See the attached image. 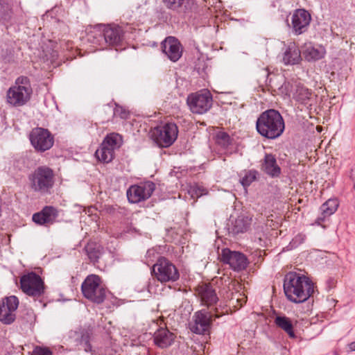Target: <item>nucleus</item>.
Listing matches in <instances>:
<instances>
[{"instance_id":"1","label":"nucleus","mask_w":355,"mask_h":355,"mask_svg":"<svg viewBox=\"0 0 355 355\" xmlns=\"http://www.w3.org/2000/svg\"><path fill=\"white\" fill-rule=\"evenodd\" d=\"M283 288L286 298L295 304L306 302L314 292L312 280L295 272H289L285 275Z\"/></svg>"},{"instance_id":"2","label":"nucleus","mask_w":355,"mask_h":355,"mask_svg":"<svg viewBox=\"0 0 355 355\" xmlns=\"http://www.w3.org/2000/svg\"><path fill=\"white\" fill-rule=\"evenodd\" d=\"M256 129L263 137L275 139L284 132V121L279 111L269 109L263 112L257 118Z\"/></svg>"},{"instance_id":"3","label":"nucleus","mask_w":355,"mask_h":355,"mask_svg":"<svg viewBox=\"0 0 355 355\" xmlns=\"http://www.w3.org/2000/svg\"><path fill=\"white\" fill-rule=\"evenodd\" d=\"M33 92L30 78L26 76H20L6 91V102L10 107H22L30 101Z\"/></svg>"},{"instance_id":"4","label":"nucleus","mask_w":355,"mask_h":355,"mask_svg":"<svg viewBox=\"0 0 355 355\" xmlns=\"http://www.w3.org/2000/svg\"><path fill=\"white\" fill-rule=\"evenodd\" d=\"M31 190L40 196L50 195L55 184V174L52 168L46 166L36 168L28 176Z\"/></svg>"},{"instance_id":"5","label":"nucleus","mask_w":355,"mask_h":355,"mask_svg":"<svg viewBox=\"0 0 355 355\" xmlns=\"http://www.w3.org/2000/svg\"><path fill=\"white\" fill-rule=\"evenodd\" d=\"M227 312V307L221 304L211 308L210 311L202 309L196 311L193 315L194 324L191 327L192 331L198 334H205L209 331L213 320L220 318Z\"/></svg>"},{"instance_id":"6","label":"nucleus","mask_w":355,"mask_h":355,"mask_svg":"<svg viewBox=\"0 0 355 355\" xmlns=\"http://www.w3.org/2000/svg\"><path fill=\"white\" fill-rule=\"evenodd\" d=\"M81 291L86 299L96 304H102L106 298L107 291L97 275L87 276L82 283Z\"/></svg>"},{"instance_id":"7","label":"nucleus","mask_w":355,"mask_h":355,"mask_svg":"<svg viewBox=\"0 0 355 355\" xmlns=\"http://www.w3.org/2000/svg\"><path fill=\"white\" fill-rule=\"evenodd\" d=\"M152 272L156 279L162 284L175 282L180 277L176 266L164 257L157 259L153 266Z\"/></svg>"},{"instance_id":"8","label":"nucleus","mask_w":355,"mask_h":355,"mask_svg":"<svg viewBox=\"0 0 355 355\" xmlns=\"http://www.w3.org/2000/svg\"><path fill=\"white\" fill-rule=\"evenodd\" d=\"M178 128L175 123H166L151 131V137L162 148L171 146L177 139Z\"/></svg>"},{"instance_id":"9","label":"nucleus","mask_w":355,"mask_h":355,"mask_svg":"<svg viewBox=\"0 0 355 355\" xmlns=\"http://www.w3.org/2000/svg\"><path fill=\"white\" fill-rule=\"evenodd\" d=\"M28 138L34 149L39 153H44L51 149L54 144V136L44 128H34L30 132Z\"/></svg>"},{"instance_id":"10","label":"nucleus","mask_w":355,"mask_h":355,"mask_svg":"<svg viewBox=\"0 0 355 355\" xmlns=\"http://www.w3.org/2000/svg\"><path fill=\"white\" fill-rule=\"evenodd\" d=\"M20 284L22 291L33 298H38L44 293V283L41 277L34 272L21 276Z\"/></svg>"},{"instance_id":"11","label":"nucleus","mask_w":355,"mask_h":355,"mask_svg":"<svg viewBox=\"0 0 355 355\" xmlns=\"http://www.w3.org/2000/svg\"><path fill=\"white\" fill-rule=\"evenodd\" d=\"M212 96L208 90H201L189 94L187 102L194 114H202L207 112L212 105Z\"/></svg>"},{"instance_id":"12","label":"nucleus","mask_w":355,"mask_h":355,"mask_svg":"<svg viewBox=\"0 0 355 355\" xmlns=\"http://www.w3.org/2000/svg\"><path fill=\"white\" fill-rule=\"evenodd\" d=\"M155 184L151 181L142 182L131 185L127 190L126 195L130 203H139L150 198L155 190Z\"/></svg>"},{"instance_id":"13","label":"nucleus","mask_w":355,"mask_h":355,"mask_svg":"<svg viewBox=\"0 0 355 355\" xmlns=\"http://www.w3.org/2000/svg\"><path fill=\"white\" fill-rule=\"evenodd\" d=\"M220 260L223 263L228 264L234 271L245 270L249 263L247 257L243 253L232 251L229 248L222 250Z\"/></svg>"},{"instance_id":"14","label":"nucleus","mask_w":355,"mask_h":355,"mask_svg":"<svg viewBox=\"0 0 355 355\" xmlns=\"http://www.w3.org/2000/svg\"><path fill=\"white\" fill-rule=\"evenodd\" d=\"M161 49L168 59L173 62L179 60L182 55V45L176 37L173 36H168L162 42Z\"/></svg>"},{"instance_id":"15","label":"nucleus","mask_w":355,"mask_h":355,"mask_svg":"<svg viewBox=\"0 0 355 355\" xmlns=\"http://www.w3.org/2000/svg\"><path fill=\"white\" fill-rule=\"evenodd\" d=\"M18 305L19 300L17 297L12 295L6 297L0 304V321L6 324L13 322Z\"/></svg>"},{"instance_id":"16","label":"nucleus","mask_w":355,"mask_h":355,"mask_svg":"<svg viewBox=\"0 0 355 355\" xmlns=\"http://www.w3.org/2000/svg\"><path fill=\"white\" fill-rule=\"evenodd\" d=\"M311 20V15L304 9H297L291 17V27L297 35L305 33Z\"/></svg>"},{"instance_id":"17","label":"nucleus","mask_w":355,"mask_h":355,"mask_svg":"<svg viewBox=\"0 0 355 355\" xmlns=\"http://www.w3.org/2000/svg\"><path fill=\"white\" fill-rule=\"evenodd\" d=\"M196 292L201 304L207 308L217 306L219 300L213 286L210 284H202L196 288Z\"/></svg>"},{"instance_id":"18","label":"nucleus","mask_w":355,"mask_h":355,"mask_svg":"<svg viewBox=\"0 0 355 355\" xmlns=\"http://www.w3.org/2000/svg\"><path fill=\"white\" fill-rule=\"evenodd\" d=\"M103 26L105 49L107 46L120 45L123 37V31L121 27L117 25H103Z\"/></svg>"},{"instance_id":"19","label":"nucleus","mask_w":355,"mask_h":355,"mask_svg":"<svg viewBox=\"0 0 355 355\" xmlns=\"http://www.w3.org/2000/svg\"><path fill=\"white\" fill-rule=\"evenodd\" d=\"M92 334V330L89 328H80L77 331H71L69 337L74 340L76 345H81L85 352H92V346L90 343Z\"/></svg>"},{"instance_id":"20","label":"nucleus","mask_w":355,"mask_h":355,"mask_svg":"<svg viewBox=\"0 0 355 355\" xmlns=\"http://www.w3.org/2000/svg\"><path fill=\"white\" fill-rule=\"evenodd\" d=\"M318 96L303 85H298L293 94V98L299 103L311 110L315 105Z\"/></svg>"},{"instance_id":"21","label":"nucleus","mask_w":355,"mask_h":355,"mask_svg":"<svg viewBox=\"0 0 355 355\" xmlns=\"http://www.w3.org/2000/svg\"><path fill=\"white\" fill-rule=\"evenodd\" d=\"M162 2L168 10L179 15H186L192 10L195 0H162Z\"/></svg>"},{"instance_id":"22","label":"nucleus","mask_w":355,"mask_h":355,"mask_svg":"<svg viewBox=\"0 0 355 355\" xmlns=\"http://www.w3.org/2000/svg\"><path fill=\"white\" fill-rule=\"evenodd\" d=\"M58 210L52 206H46L40 211L33 215V221L40 225L52 224L58 217Z\"/></svg>"},{"instance_id":"23","label":"nucleus","mask_w":355,"mask_h":355,"mask_svg":"<svg viewBox=\"0 0 355 355\" xmlns=\"http://www.w3.org/2000/svg\"><path fill=\"white\" fill-rule=\"evenodd\" d=\"M175 335L167 328H159L153 334V343L159 348L165 349L170 347L175 339Z\"/></svg>"},{"instance_id":"24","label":"nucleus","mask_w":355,"mask_h":355,"mask_svg":"<svg viewBox=\"0 0 355 355\" xmlns=\"http://www.w3.org/2000/svg\"><path fill=\"white\" fill-rule=\"evenodd\" d=\"M261 168L271 178H278L282 173V169L277 164L276 157L272 153L265 154Z\"/></svg>"},{"instance_id":"25","label":"nucleus","mask_w":355,"mask_h":355,"mask_svg":"<svg viewBox=\"0 0 355 355\" xmlns=\"http://www.w3.org/2000/svg\"><path fill=\"white\" fill-rule=\"evenodd\" d=\"M338 207V202L336 199H329L323 203L320 209V216L315 220V224L325 228L326 226L323 223L328 220L329 217L334 214Z\"/></svg>"},{"instance_id":"26","label":"nucleus","mask_w":355,"mask_h":355,"mask_svg":"<svg viewBox=\"0 0 355 355\" xmlns=\"http://www.w3.org/2000/svg\"><path fill=\"white\" fill-rule=\"evenodd\" d=\"M326 53V49L322 45L313 46L311 44H305L303 50V55L309 62L322 59Z\"/></svg>"},{"instance_id":"27","label":"nucleus","mask_w":355,"mask_h":355,"mask_svg":"<svg viewBox=\"0 0 355 355\" xmlns=\"http://www.w3.org/2000/svg\"><path fill=\"white\" fill-rule=\"evenodd\" d=\"M252 218L243 214L239 215L231 222V231L234 234L246 232L250 228Z\"/></svg>"},{"instance_id":"28","label":"nucleus","mask_w":355,"mask_h":355,"mask_svg":"<svg viewBox=\"0 0 355 355\" xmlns=\"http://www.w3.org/2000/svg\"><path fill=\"white\" fill-rule=\"evenodd\" d=\"M87 37L88 42L92 44L96 49H105L103 25L96 26L92 29H91L87 33Z\"/></svg>"},{"instance_id":"29","label":"nucleus","mask_w":355,"mask_h":355,"mask_svg":"<svg viewBox=\"0 0 355 355\" xmlns=\"http://www.w3.org/2000/svg\"><path fill=\"white\" fill-rule=\"evenodd\" d=\"M301 58V52L295 43H291L283 54L282 61L286 64H298Z\"/></svg>"},{"instance_id":"30","label":"nucleus","mask_w":355,"mask_h":355,"mask_svg":"<svg viewBox=\"0 0 355 355\" xmlns=\"http://www.w3.org/2000/svg\"><path fill=\"white\" fill-rule=\"evenodd\" d=\"M274 322L277 327L286 333L290 338H297L291 318L285 315H277L275 317Z\"/></svg>"},{"instance_id":"31","label":"nucleus","mask_w":355,"mask_h":355,"mask_svg":"<svg viewBox=\"0 0 355 355\" xmlns=\"http://www.w3.org/2000/svg\"><path fill=\"white\" fill-rule=\"evenodd\" d=\"M115 151L107 145L101 143L100 147L96 150L95 156L98 161L103 163H110L114 158Z\"/></svg>"},{"instance_id":"32","label":"nucleus","mask_w":355,"mask_h":355,"mask_svg":"<svg viewBox=\"0 0 355 355\" xmlns=\"http://www.w3.org/2000/svg\"><path fill=\"white\" fill-rule=\"evenodd\" d=\"M215 141L218 146L224 150H229L235 144V140L225 132L220 131L216 133Z\"/></svg>"},{"instance_id":"33","label":"nucleus","mask_w":355,"mask_h":355,"mask_svg":"<svg viewBox=\"0 0 355 355\" xmlns=\"http://www.w3.org/2000/svg\"><path fill=\"white\" fill-rule=\"evenodd\" d=\"M88 258L92 262H98L102 254V248L94 242L88 243L84 248Z\"/></svg>"},{"instance_id":"34","label":"nucleus","mask_w":355,"mask_h":355,"mask_svg":"<svg viewBox=\"0 0 355 355\" xmlns=\"http://www.w3.org/2000/svg\"><path fill=\"white\" fill-rule=\"evenodd\" d=\"M103 143L107 145L110 148H113V150L115 151L121 146L123 144V139L119 134L112 132L108 134L104 138Z\"/></svg>"},{"instance_id":"35","label":"nucleus","mask_w":355,"mask_h":355,"mask_svg":"<svg viewBox=\"0 0 355 355\" xmlns=\"http://www.w3.org/2000/svg\"><path fill=\"white\" fill-rule=\"evenodd\" d=\"M258 171L255 169L243 171L240 176V182L243 187H249L253 182L257 180Z\"/></svg>"},{"instance_id":"36","label":"nucleus","mask_w":355,"mask_h":355,"mask_svg":"<svg viewBox=\"0 0 355 355\" xmlns=\"http://www.w3.org/2000/svg\"><path fill=\"white\" fill-rule=\"evenodd\" d=\"M12 13L11 5L8 0H0V20L8 21Z\"/></svg>"},{"instance_id":"37","label":"nucleus","mask_w":355,"mask_h":355,"mask_svg":"<svg viewBox=\"0 0 355 355\" xmlns=\"http://www.w3.org/2000/svg\"><path fill=\"white\" fill-rule=\"evenodd\" d=\"M188 193L193 199L198 198L202 196L207 195L208 191L206 188L198 184H193L189 187Z\"/></svg>"},{"instance_id":"38","label":"nucleus","mask_w":355,"mask_h":355,"mask_svg":"<svg viewBox=\"0 0 355 355\" xmlns=\"http://www.w3.org/2000/svg\"><path fill=\"white\" fill-rule=\"evenodd\" d=\"M31 355H53L52 351L46 347L36 346Z\"/></svg>"},{"instance_id":"39","label":"nucleus","mask_w":355,"mask_h":355,"mask_svg":"<svg viewBox=\"0 0 355 355\" xmlns=\"http://www.w3.org/2000/svg\"><path fill=\"white\" fill-rule=\"evenodd\" d=\"M128 115V111L122 106L116 105V107L114 109V116L120 117L121 119H127Z\"/></svg>"},{"instance_id":"40","label":"nucleus","mask_w":355,"mask_h":355,"mask_svg":"<svg viewBox=\"0 0 355 355\" xmlns=\"http://www.w3.org/2000/svg\"><path fill=\"white\" fill-rule=\"evenodd\" d=\"M306 239V235L304 234H298L297 235H296L293 239L292 241H291L290 244L293 246V247H297L299 245L302 244V243L304 242Z\"/></svg>"},{"instance_id":"41","label":"nucleus","mask_w":355,"mask_h":355,"mask_svg":"<svg viewBox=\"0 0 355 355\" xmlns=\"http://www.w3.org/2000/svg\"><path fill=\"white\" fill-rule=\"evenodd\" d=\"M349 349L351 352H355V341L352 342L348 345Z\"/></svg>"}]
</instances>
